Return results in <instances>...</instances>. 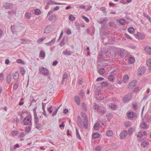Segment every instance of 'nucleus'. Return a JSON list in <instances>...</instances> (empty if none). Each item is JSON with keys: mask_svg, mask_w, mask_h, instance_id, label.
<instances>
[{"mask_svg": "<svg viewBox=\"0 0 151 151\" xmlns=\"http://www.w3.org/2000/svg\"><path fill=\"white\" fill-rule=\"evenodd\" d=\"M117 106L114 104H112L111 106V108L112 110H115L117 108Z\"/></svg>", "mask_w": 151, "mask_h": 151, "instance_id": "c9c22d12", "label": "nucleus"}, {"mask_svg": "<svg viewBox=\"0 0 151 151\" xmlns=\"http://www.w3.org/2000/svg\"><path fill=\"white\" fill-rule=\"evenodd\" d=\"M76 137L78 139H81V137L79 134L78 131L76 127Z\"/></svg>", "mask_w": 151, "mask_h": 151, "instance_id": "72a5a7b5", "label": "nucleus"}, {"mask_svg": "<svg viewBox=\"0 0 151 151\" xmlns=\"http://www.w3.org/2000/svg\"><path fill=\"white\" fill-rule=\"evenodd\" d=\"M4 79V76L3 74L1 73L0 74V82H2Z\"/></svg>", "mask_w": 151, "mask_h": 151, "instance_id": "5fc2aeb1", "label": "nucleus"}, {"mask_svg": "<svg viewBox=\"0 0 151 151\" xmlns=\"http://www.w3.org/2000/svg\"><path fill=\"white\" fill-rule=\"evenodd\" d=\"M146 70V68L144 66H142L139 68L137 73V75L139 76H141L145 73Z\"/></svg>", "mask_w": 151, "mask_h": 151, "instance_id": "f03ea898", "label": "nucleus"}, {"mask_svg": "<svg viewBox=\"0 0 151 151\" xmlns=\"http://www.w3.org/2000/svg\"><path fill=\"white\" fill-rule=\"evenodd\" d=\"M101 10L104 13H106V9L105 7H102L101 8Z\"/></svg>", "mask_w": 151, "mask_h": 151, "instance_id": "bf43d9fd", "label": "nucleus"}, {"mask_svg": "<svg viewBox=\"0 0 151 151\" xmlns=\"http://www.w3.org/2000/svg\"><path fill=\"white\" fill-rule=\"evenodd\" d=\"M23 122L24 125H27L30 123L31 120L29 117H26L24 119Z\"/></svg>", "mask_w": 151, "mask_h": 151, "instance_id": "9d476101", "label": "nucleus"}, {"mask_svg": "<svg viewBox=\"0 0 151 151\" xmlns=\"http://www.w3.org/2000/svg\"><path fill=\"white\" fill-rule=\"evenodd\" d=\"M82 17L87 22H89V19L87 17L85 16H83Z\"/></svg>", "mask_w": 151, "mask_h": 151, "instance_id": "052dcab7", "label": "nucleus"}, {"mask_svg": "<svg viewBox=\"0 0 151 151\" xmlns=\"http://www.w3.org/2000/svg\"><path fill=\"white\" fill-rule=\"evenodd\" d=\"M83 122L84 127L85 129H87L88 126V120L87 116H84L83 117Z\"/></svg>", "mask_w": 151, "mask_h": 151, "instance_id": "20e7f679", "label": "nucleus"}, {"mask_svg": "<svg viewBox=\"0 0 151 151\" xmlns=\"http://www.w3.org/2000/svg\"><path fill=\"white\" fill-rule=\"evenodd\" d=\"M113 134V132L111 130H108L106 133V135L108 136H110Z\"/></svg>", "mask_w": 151, "mask_h": 151, "instance_id": "4c0bfd02", "label": "nucleus"}, {"mask_svg": "<svg viewBox=\"0 0 151 151\" xmlns=\"http://www.w3.org/2000/svg\"><path fill=\"white\" fill-rule=\"evenodd\" d=\"M19 77V75L18 73L17 72H16V73H14V76H13L14 79H15V80H17L18 78Z\"/></svg>", "mask_w": 151, "mask_h": 151, "instance_id": "bb28decb", "label": "nucleus"}, {"mask_svg": "<svg viewBox=\"0 0 151 151\" xmlns=\"http://www.w3.org/2000/svg\"><path fill=\"white\" fill-rule=\"evenodd\" d=\"M53 30L52 26L49 25L45 29L44 32V33L47 34L50 33Z\"/></svg>", "mask_w": 151, "mask_h": 151, "instance_id": "423d86ee", "label": "nucleus"}, {"mask_svg": "<svg viewBox=\"0 0 151 151\" xmlns=\"http://www.w3.org/2000/svg\"><path fill=\"white\" fill-rule=\"evenodd\" d=\"M50 2L51 4H55L56 5H65L66 4H63L59 2H55L52 1V0L50 1Z\"/></svg>", "mask_w": 151, "mask_h": 151, "instance_id": "2f4dec72", "label": "nucleus"}, {"mask_svg": "<svg viewBox=\"0 0 151 151\" xmlns=\"http://www.w3.org/2000/svg\"><path fill=\"white\" fill-rule=\"evenodd\" d=\"M125 36L127 38L129 39H132V38L131 37H130L129 35H128L127 34H125Z\"/></svg>", "mask_w": 151, "mask_h": 151, "instance_id": "0e129e2a", "label": "nucleus"}, {"mask_svg": "<svg viewBox=\"0 0 151 151\" xmlns=\"http://www.w3.org/2000/svg\"><path fill=\"white\" fill-rule=\"evenodd\" d=\"M134 59L132 57H130L129 58L128 62L130 63H133L134 62Z\"/></svg>", "mask_w": 151, "mask_h": 151, "instance_id": "c756f323", "label": "nucleus"}, {"mask_svg": "<svg viewBox=\"0 0 151 151\" xmlns=\"http://www.w3.org/2000/svg\"><path fill=\"white\" fill-rule=\"evenodd\" d=\"M148 142L147 141L144 140L141 142V145L142 147H145L148 146Z\"/></svg>", "mask_w": 151, "mask_h": 151, "instance_id": "4468645a", "label": "nucleus"}, {"mask_svg": "<svg viewBox=\"0 0 151 151\" xmlns=\"http://www.w3.org/2000/svg\"><path fill=\"white\" fill-rule=\"evenodd\" d=\"M34 13L35 15H38L41 14V12L40 9H36L35 10Z\"/></svg>", "mask_w": 151, "mask_h": 151, "instance_id": "5701e85b", "label": "nucleus"}, {"mask_svg": "<svg viewBox=\"0 0 151 151\" xmlns=\"http://www.w3.org/2000/svg\"><path fill=\"white\" fill-rule=\"evenodd\" d=\"M99 108H100V107H99L98 105L96 104L95 105H94L93 106V109L94 110H97V109H99Z\"/></svg>", "mask_w": 151, "mask_h": 151, "instance_id": "680f3d73", "label": "nucleus"}, {"mask_svg": "<svg viewBox=\"0 0 151 151\" xmlns=\"http://www.w3.org/2000/svg\"><path fill=\"white\" fill-rule=\"evenodd\" d=\"M100 83L102 86H107L108 84V82L106 81L101 82Z\"/></svg>", "mask_w": 151, "mask_h": 151, "instance_id": "49530a36", "label": "nucleus"}, {"mask_svg": "<svg viewBox=\"0 0 151 151\" xmlns=\"http://www.w3.org/2000/svg\"><path fill=\"white\" fill-rule=\"evenodd\" d=\"M127 116L129 118H132L134 116L133 112L132 111L129 112L127 115Z\"/></svg>", "mask_w": 151, "mask_h": 151, "instance_id": "58836bf2", "label": "nucleus"}, {"mask_svg": "<svg viewBox=\"0 0 151 151\" xmlns=\"http://www.w3.org/2000/svg\"><path fill=\"white\" fill-rule=\"evenodd\" d=\"M7 82L8 83H10L11 82V74H10L9 75H8L7 77Z\"/></svg>", "mask_w": 151, "mask_h": 151, "instance_id": "7c9ffc66", "label": "nucleus"}, {"mask_svg": "<svg viewBox=\"0 0 151 151\" xmlns=\"http://www.w3.org/2000/svg\"><path fill=\"white\" fill-rule=\"evenodd\" d=\"M143 135V133L141 132H139L138 134L137 135V137L140 138H141Z\"/></svg>", "mask_w": 151, "mask_h": 151, "instance_id": "13d9d810", "label": "nucleus"}, {"mask_svg": "<svg viewBox=\"0 0 151 151\" xmlns=\"http://www.w3.org/2000/svg\"><path fill=\"white\" fill-rule=\"evenodd\" d=\"M119 22L121 24L124 25L126 23V20L124 19H121L119 21Z\"/></svg>", "mask_w": 151, "mask_h": 151, "instance_id": "a19ab883", "label": "nucleus"}, {"mask_svg": "<svg viewBox=\"0 0 151 151\" xmlns=\"http://www.w3.org/2000/svg\"><path fill=\"white\" fill-rule=\"evenodd\" d=\"M82 107L83 108V110L86 111L87 110V108L86 106V105L85 103H83L82 104Z\"/></svg>", "mask_w": 151, "mask_h": 151, "instance_id": "6e6d98bb", "label": "nucleus"}, {"mask_svg": "<svg viewBox=\"0 0 151 151\" xmlns=\"http://www.w3.org/2000/svg\"><path fill=\"white\" fill-rule=\"evenodd\" d=\"M25 135V134L24 132H21L19 135V137H23Z\"/></svg>", "mask_w": 151, "mask_h": 151, "instance_id": "4d7b16f0", "label": "nucleus"}, {"mask_svg": "<svg viewBox=\"0 0 151 151\" xmlns=\"http://www.w3.org/2000/svg\"><path fill=\"white\" fill-rule=\"evenodd\" d=\"M20 70L21 73L23 76L25 72L24 69L23 68H20Z\"/></svg>", "mask_w": 151, "mask_h": 151, "instance_id": "a18cd8bd", "label": "nucleus"}, {"mask_svg": "<svg viewBox=\"0 0 151 151\" xmlns=\"http://www.w3.org/2000/svg\"><path fill=\"white\" fill-rule=\"evenodd\" d=\"M135 37L138 39L141 40L143 39L145 37V35L143 33H141L137 32V34L135 35Z\"/></svg>", "mask_w": 151, "mask_h": 151, "instance_id": "39448f33", "label": "nucleus"}, {"mask_svg": "<svg viewBox=\"0 0 151 151\" xmlns=\"http://www.w3.org/2000/svg\"><path fill=\"white\" fill-rule=\"evenodd\" d=\"M55 38L54 39L52 40L50 42L46 43V45L48 46H51L55 43Z\"/></svg>", "mask_w": 151, "mask_h": 151, "instance_id": "412c9836", "label": "nucleus"}, {"mask_svg": "<svg viewBox=\"0 0 151 151\" xmlns=\"http://www.w3.org/2000/svg\"><path fill=\"white\" fill-rule=\"evenodd\" d=\"M147 65L149 67H151V59H148L146 62Z\"/></svg>", "mask_w": 151, "mask_h": 151, "instance_id": "393cba45", "label": "nucleus"}, {"mask_svg": "<svg viewBox=\"0 0 151 151\" xmlns=\"http://www.w3.org/2000/svg\"><path fill=\"white\" fill-rule=\"evenodd\" d=\"M127 134V132L126 130H123L121 133L120 135V138L121 139L125 138Z\"/></svg>", "mask_w": 151, "mask_h": 151, "instance_id": "6e6552de", "label": "nucleus"}, {"mask_svg": "<svg viewBox=\"0 0 151 151\" xmlns=\"http://www.w3.org/2000/svg\"><path fill=\"white\" fill-rule=\"evenodd\" d=\"M58 63V62L57 61L55 60L53 62L52 65L53 66H55L57 65Z\"/></svg>", "mask_w": 151, "mask_h": 151, "instance_id": "338daca9", "label": "nucleus"}, {"mask_svg": "<svg viewBox=\"0 0 151 151\" xmlns=\"http://www.w3.org/2000/svg\"><path fill=\"white\" fill-rule=\"evenodd\" d=\"M18 84L17 83H15L13 85V89H16L18 87Z\"/></svg>", "mask_w": 151, "mask_h": 151, "instance_id": "864d4df0", "label": "nucleus"}, {"mask_svg": "<svg viewBox=\"0 0 151 151\" xmlns=\"http://www.w3.org/2000/svg\"><path fill=\"white\" fill-rule=\"evenodd\" d=\"M103 57V55L102 54H99L97 56L98 60L99 61H101L102 60V58Z\"/></svg>", "mask_w": 151, "mask_h": 151, "instance_id": "473e14b6", "label": "nucleus"}, {"mask_svg": "<svg viewBox=\"0 0 151 151\" xmlns=\"http://www.w3.org/2000/svg\"><path fill=\"white\" fill-rule=\"evenodd\" d=\"M45 55V53L44 51L43 50H41L40 54V56L42 58H44Z\"/></svg>", "mask_w": 151, "mask_h": 151, "instance_id": "37998d69", "label": "nucleus"}, {"mask_svg": "<svg viewBox=\"0 0 151 151\" xmlns=\"http://www.w3.org/2000/svg\"><path fill=\"white\" fill-rule=\"evenodd\" d=\"M60 7H59V6H56L55 8H54L53 9V11H57L59 9Z\"/></svg>", "mask_w": 151, "mask_h": 151, "instance_id": "69168bd1", "label": "nucleus"}, {"mask_svg": "<svg viewBox=\"0 0 151 151\" xmlns=\"http://www.w3.org/2000/svg\"><path fill=\"white\" fill-rule=\"evenodd\" d=\"M85 94L84 92L83 91L81 90L80 91V92L79 93L80 96L83 97Z\"/></svg>", "mask_w": 151, "mask_h": 151, "instance_id": "e2e57ef3", "label": "nucleus"}, {"mask_svg": "<svg viewBox=\"0 0 151 151\" xmlns=\"http://www.w3.org/2000/svg\"><path fill=\"white\" fill-rule=\"evenodd\" d=\"M137 83V81L134 80L132 81L128 84L127 86L128 88L129 89H132L136 85Z\"/></svg>", "mask_w": 151, "mask_h": 151, "instance_id": "0eeeda50", "label": "nucleus"}, {"mask_svg": "<svg viewBox=\"0 0 151 151\" xmlns=\"http://www.w3.org/2000/svg\"><path fill=\"white\" fill-rule=\"evenodd\" d=\"M145 50L148 54H151V47L147 46L145 48Z\"/></svg>", "mask_w": 151, "mask_h": 151, "instance_id": "2eb2a0df", "label": "nucleus"}, {"mask_svg": "<svg viewBox=\"0 0 151 151\" xmlns=\"http://www.w3.org/2000/svg\"><path fill=\"white\" fill-rule=\"evenodd\" d=\"M61 106V105L57 109H56L55 111H54L52 114V116H54L57 113V112L58 111V109L60 108V106Z\"/></svg>", "mask_w": 151, "mask_h": 151, "instance_id": "de8ad7c7", "label": "nucleus"}, {"mask_svg": "<svg viewBox=\"0 0 151 151\" xmlns=\"http://www.w3.org/2000/svg\"><path fill=\"white\" fill-rule=\"evenodd\" d=\"M75 101L78 105L80 104V98L78 96H76L75 97Z\"/></svg>", "mask_w": 151, "mask_h": 151, "instance_id": "aec40b11", "label": "nucleus"}, {"mask_svg": "<svg viewBox=\"0 0 151 151\" xmlns=\"http://www.w3.org/2000/svg\"><path fill=\"white\" fill-rule=\"evenodd\" d=\"M133 130L134 129L133 128L131 127L128 130V133L129 134V135H131L133 132Z\"/></svg>", "mask_w": 151, "mask_h": 151, "instance_id": "e433bc0d", "label": "nucleus"}, {"mask_svg": "<svg viewBox=\"0 0 151 151\" xmlns=\"http://www.w3.org/2000/svg\"><path fill=\"white\" fill-rule=\"evenodd\" d=\"M77 121L79 127H81L83 126V122L80 116H78L77 118Z\"/></svg>", "mask_w": 151, "mask_h": 151, "instance_id": "1a4fd4ad", "label": "nucleus"}, {"mask_svg": "<svg viewBox=\"0 0 151 151\" xmlns=\"http://www.w3.org/2000/svg\"><path fill=\"white\" fill-rule=\"evenodd\" d=\"M95 149L96 151H100L101 149V148L99 145L96 147Z\"/></svg>", "mask_w": 151, "mask_h": 151, "instance_id": "603ef678", "label": "nucleus"}, {"mask_svg": "<svg viewBox=\"0 0 151 151\" xmlns=\"http://www.w3.org/2000/svg\"><path fill=\"white\" fill-rule=\"evenodd\" d=\"M31 127H26L25 129V131L27 133H29L31 131Z\"/></svg>", "mask_w": 151, "mask_h": 151, "instance_id": "ea45409f", "label": "nucleus"}, {"mask_svg": "<svg viewBox=\"0 0 151 151\" xmlns=\"http://www.w3.org/2000/svg\"><path fill=\"white\" fill-rule=\"evenodd\" d=\"M114 77V76L113 75L112 73L109 75L108 76V79L111 82L113 81Z\"/></svg>", "mask_w": 151, "mask_h": 151, "instance_id": "6ab92c4d", "label": "nucleus"}, {"mask_svg": "<svg viewBox=\"0 0 151 151\" xmlns=\"http://www.w3.org/2000/svg\"><path fill=\"white\" fill-rule=\"evenodd\" d=\"M144 16L145 17H146L148 19H149V18L150 17V16L147 14L145 13H144Z\"/></svg>", "mask_w": 151, "mask_h": 151, "instance_id": "774afa93", "label": "nucleus"}, {"mask_svg": "<svg viewBox=\"0 0 151 151\" xmlns=\"http://www.w3.org/2000/svg\"><path fill=\"white\" fill-rule=\"evenodd\" d=\"M72 52L70 51H64L63 53L64 55H70L71 54Z\"/></svg>", "mask_w": 151, "mask_h": 151, "instance_id": "79ce46f5", "label": "nucleus"}, {"mask_svg": "<svg viewBox=\"0 0 151 151\" xmlns=\"http://www.w3.org/2000/svg\"><path fill=\"white\" fill-rule=\"evenodd\" d=\"M31 14L29 12H26L25 14V16L26 19H29L31 16Z\"/></svg>", "mask_w": 151, "mask_h": 151, "instance_id": "b1692460", "label": "nucleus"}, {"mask_svg": "<svg viewBox=\"0 0 151 151\" xmlns=\"http://www.w3.org/2000/svg\"><path fill=\"white\" fill-rule=\"evenodd\" d=\"M99 134L97 132L93 133L92 134V137L94 139H96L99 137Z\"/></svg>", "mask_w": 151, "mask_h": 151, "instance_id": "a878e982", "label": "nucleus"}, {"mask_svg": "<svg viewBox=\"0 0 151 151\" xmlns=\"http://www.w3.org/2000/svg\"><path fill=\"white\" fill-rule=\"evenodd\" d=\"M125 55V51L124 50L121 51L120 52L119 55L121 57H123Z\"/></svg>", "mask_w": 151, "mask_h": 151, "instance_id": "c03bdc74", "label": "nucleus"}, {"mask_svg": "<svg viewBox=\"0 0 151 151\" xmlns=\"http://www.w3.org/2000/svg\"><path fill=\"white\" fill-rule=\"evenodd\" d=\"M39 70L40 74L44 75L47 76L49 73V70L44 67H40Z\"/></svg>", "mask_w": 151, "mask_h": 151, "instance_id": "f257e3e1", "label": "nucleus"}, {"mask_svg": "<svg viewBox=\"0 0 151 151\" xmlns=\"http://www.w3.org/2000/svg\"><path fill=\"white\" fill-rule=\"evenodd\" d=\"M100 125L98 123H96L93 126L95 130H98L99 129Z\"/></svg>", "mask_w": 151, "mask_h": 151, "instance_id": "cd10ccee", "label": "nucleus"}, {"mask_svg": "<svg viewBox=\"0 0 151 151\" xmlns=\"http://www.w3.org/2000/svg\"><path fill=\"white\" fill-rule=\"evenodd\" d=\"M128 32L130 33L133 34L134 33V29L132 27L129 28L128 29Z\"/></svg>", "mask_w": 151, "mask_h": 151, "instance_id": "f704fd0d", "label": "nucleus"}, {"mask_svg": "<svg viewBox=\"0 0 151 151\" xmlns=\"http://www.w3.org/2000/svg\"><path fill=\"white\" fill-rule=\"evenodd\" d=\"M35 128L39 130H41L42 128V126L41 123H37V124H35Z\"/></svg>", "mask_w": 151, "mask_h": 151, "instance_id": "dca6fc26", "label": "nucleus"}, {"mask_svg": "<svg viewBox=\"0 0 151 151\" xmlns=\"http://www.w3.org/2000/svg\"><path fill=\"white\" fill-rule=\"evenodd\" d=\"M18 132L16 130H14L12 131V135L13 136H16L18 135Z\"/></svg>", "mask_w": 151, "mask_h": 151, "instance_id": "8fccbe9b", "label": "nucleus"}, {"mask_svg": "<svg viewBox=\"0 0 151 151\" xmlns=\"http://www.w3.org/2000/svg\"><path fill=\"white\" fill-rule=\"evenodd\" d=\"M69 19L70 21H73L75 20V18L72 15H71L69 17Z\"/></svg>", "mask_w": 151, "mask_h": 151, "instance_id": "09e8293b", "label": "nucleus"}, {"mask_svg": "<svg viewBox=\"0 0 151 151\" xmlns=\"http://www.w3.org/2000/svg\"><path fill=\"white\" fill-rule=\"evenodd\" d=\"M67 78V75L66 73H65L63 76V80L66 81Z\"/></svg>", "mask_w": 151, "mask_h": 151, "instance_id": "3c124183", "label": "nucleus"}, {"mask_svg": "<svg viewBox=\"0 0 151 151\" xmlns=\"http://www.w3.org/2000/svg\"><path fill=\"white\" fill-rule=\"evenodd\" d=\"M12 4L10 3H6L4 6L6 9H11L12 7Z\"/></svg>", "mask_w": 151, "mask_h": 151, "instance_id": "f8f14e48", "label": "nucleus"}, {"mask_svg": "<svg viewBox=\"0 0 151 151\" xmlns=\"http://www.w3.org/2000/svg\"><path fill=\"white\" fill-rule=\"evenodd\" d=\"M129 79V77L127 75H125L123 78V81L124 83H126L128 81Z\"/></svg>", "mask_w": 151, "mask_h": 151, "instance_id": "4be33fe9", "label": "nucleus"}, {"mask_svg": "<svg viewBox=\"0 0 151 151\" xmlns=\"http://www.w3.org/2000/svg\"><path fill=\"white\" fill-rule=\"evenodd\" d=\"M132 96V93H129L125 96L123 98V101L124 102L126 103L128 102Z\"/></svg>", "mask_w": 151, "mask_h": 151, "instance_id": "7ed1b4c3", "label": "nucleus"}, {"mask_svg": "<svg viewBox=\"0 0 151 151\" xmlns=\"http://www.w3.org/2000/svg\"><path fill=\"white\" fill-rule=\"evenodd\" d=\"M98 73L101 75L104 74L105 72V69L104 68H100L98 70Z\"/></svg>", "mask_w": 151, "mask_h": 151, "instance_id": "f3484780", "label": "nucleus"}, {"mask_svg": "<svg viewBox=\"0 0 151 151\" xmlns=\"http://www.w3.org/2000/svg\"><path fill=\"white\" fill-rule=\"evenodd\" d=\"M56 19V16L55 15H51L48 18V20L51 21L55 19Z\"/></svg>", "mask_w": 151, "mask_h": 151, "instance_id": "c85d7f7f", "label": "nucleus"}, {"mask_svg": "<svg viewBox=\"0 0 151 151\" xmlns=\"http://www.w3.org/2000/svg\"><path fill=\"white\" fill-rule=\"evenodd\" d=\"M139 126L140 128L142 129H147L148 128L147 125L145 122L141 123Z\"/></svg>", "mask_w": 151, "mask_h": 151, "instance_id": "ddd939ff", "label": "nucleus"}, {"mask_svg": "<svg viewBox=\"0 0 151 151\" xmlns=\"http://www.w3.org/2000/svg\"><path fill=\"white\" fill-rule=\"evenodd\" d=\"M131 125L132 124L129 121H127L124 122V126L125 127H130Z\"/></svg>", "mask_w": 151, "mask_h": 151, "instance_id": "a211bd4d", "label": "nucleus"}, {"mask_svg": "<svg viewBox=\"0 0 151 151\" xmlns=\"http://www.w3.org/2000/svg\"><path fill=\"white\" fill-rule=\"evenodd\" d=\"M97 112L101 115H102L105 113L106 111L104 108L100 107V108H99V109H97Z\"/></svg>", "mask_w": 151, "mask_h": 151, "instance_id": "9b49d317", "label": "nucleus"}]
</instances>
